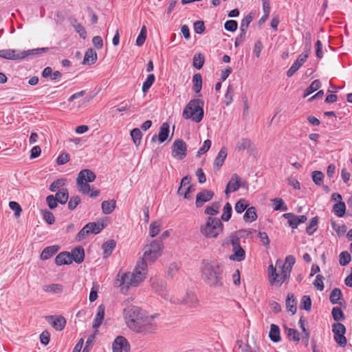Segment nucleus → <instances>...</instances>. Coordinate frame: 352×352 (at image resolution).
Returning a JSON list of instances; mask_svg holds the SVG:
<instances>
[{"mask_svg": "<svg viewBox=\"0 0 352 352\" xmlns=\"http://www.w3.org/2000/svg\"><path fill=\"white\" fill-rule=\"evenodd\" d=\"M203 280L210 287L223 286V267L217 261H203L201 266Z\"/></svg>", "mask_w": 352, "mask_h": 352, "instance_id": "nucleus-1", "label": "nucleus"}, {"mask_svg": "<svg viewBox=\"0 0 352 352\" xmlns=\"http://www.w3.org/2000/svg\"><path fill=\"white\" fill-rule=\"evenodd\" d=\"M147 274V264L144 261H139L133 272L124 273L119 281L122 292L127 291L128 288L137 287L145 279Z\"/></svg>", "mask_w": 352, "mask_h": 352, "instance_id": "nucleus-2", "label": "nucleus"}, {"mask_svg": "<svg viewBox=\"0 0 352 352\" xmlns=\"http://www.w3.org/2000/svg\"><path fill=\"white\" fill-rule=\"evenodd\" d=\"M296 263V258L292 255L287 256L285 258V263L281 267L280 273L276 272V269L270 265L268 267V273L270 277V282L272 285L275 283L280 285L290 276V274L294 265Z\"/></svg>", "mask_w": 352, "mask_h": 352, "instance_id": "nucleus-3", "label": "nucleus"}, {"mask_svg": "<svg viewBox=\"0 0 352 352\" xmlns=\"http://www.w3.org/2000/svg\"><path fill=\"white\" fill-rule=\"evenodd\" d=\"M163 248L162 240L151 241L144 245L143 256L140 261H144L146 264L155 262L161 256Z\"/></svg>", "mask_w": 352, "mask_h": 352, "instance_id": "nucleus-4", "label": "nucleus"}, {"mask_svg": "<svg viewBox=\"0 0 352 352\" xmlns=\"http://www.w3.org/2000/svg\"><path fill=\"white\" fill-rule=\"evenodd\" d=\"M223 229V224L219 218L208 217L206 223L201 226L200 232L207 239H216Z\"/></svg>", "mask_w": 352, "mask_h": 352, "instance_id": "nucleus-5", "label": "nucleus"}, {"mask_svg": "<svg viewBox=\"0 0 352 352\" xmlns=\"http://www.w3.org/2000/svg\"><path fill=\"white\" fill-rule=\"evenodd\" d=\"M204 102L199 99L191 100L183 111L185 119H190L195 122H199L204 117Z\"/></svg>", "mask_w": 352, "mask_h": 352, "instance_id": "nucleus-6", "label": "nucleus"}, {"mask_svg": "<svg viewBox=\"0 0 352 352\" xmlns=\"http://www.w3.org/2000/svg\"><path fill=\"white\" fill-rule=\"evenodd\" d=\"M157 314L147 315L146 313L140 320V322L133 331L144 336L150 335L156 332L157 324L155 321Z\"/></svg>", "mask_w": 352, "mask_h": 352, "instance_id": "nucleus-7", "label": "nucleus"}, {"mask_svg": "<svg viewBox=\"0 0 352 352\" xmlns=\"http://www.w3.org/2000/svg\"><path fill=\"white\" fill-rule=\"evenodd\" d=\"M142 310L135 306H129L124 309V317L127 327L133 330L144 315Z\"/></svg>", "mask_w": 352, "mask_h": 352, "instance_id": "nucleus-8", "label": "nucleus"}, {"mask_svg": "<svg viewBox=\"0 0 352 352\" xmlns=\"http://www.w3.org/2000/svg\"><path fill=\"white\" fill-rule=\"evenodd\" d=\"M230 242L232 246L233 254L230 256V259L237 262L243 261L245 258V252L241 246L240 238L236 236H232Z\"/></svg>", "mask_w": 352, "mask_h": 352, "instance_id": "nucleus-9", "label": "nucleus"}, {"mask_svg": "<svg viewBox=\"0 0 352 352\" xmlns=\"http://www.w3.org/2000/svg\"><path fill=\"white\" fill-rule=\"evenodd\" d=\"M332 331L334 334V340L341 347H344L346 345V338L344 336L346 333V328L344 325L340 322H337L333 324Z\"/></svg>", "mask_w": 352, "mask_h": 352, "instance_id": "nucleus-10", "label": "nucleus"}, {"mask_svg": "<svg viewBox=\"0 0 352 352\" xmlns=\"http://www.w3.org/2000/svg\"><path fill=\"white\" fill-rule=\"evenodd\" d=\"M245 184V182L242 181L241 178L236 173L231 176L230 181L228 182L225 193L228 195L230 192L238 190L241 186Z\"/></svg>", "mask_w": 352, "mask_h": 352, "instance_id": "nucleus-11", "label": "nucleus"}, {"mask_svg": "<svg viewBox=\"0 0 352 352\" xmlns=\"http://www.w3.org/2000/svg\"><path fill=\"white\" fill-rule=\"evenodd\" d=\"M308 57L309 52L307 51H304L302 54H300L298 56L297 59L294 61V63L292 65L290 68L287 70V77H292L299 69V68L306 62Z\"/></svg>", "mask_w": 352, "mask_h": 352, "instance_id": "nucleus-12", "label": "nucleus"}, {"mask_svg": "<svg viewBox=\"0 0 352 352\" xmlns=\"http://www.w3.org/2000/svg\"><path fill=\"white\" fill-rule=\"evenodd\" d=\"M283 217L287 219L288 224L292 229L297 228L298 225L305 223L307 220V216L296 215L292 212L285 213Z\"/></svg>", "mask_w": 352, "mask_h": 352, "instance_id": "nucleus-13", "label": "nucleus"}, {"mask_svg": "<svg viewBox=\"0 0 352 352\" xmlns=\"http://www.w3.org/2000/svg\"><path fill=\"white\" fill-rule=\"evenodd\" d=\"M113 352H129L130 344L123 336H118L112 344Z\"/></svg>", "mask_w": 352, "mask_h": 352, "instance_id": "nucleus-14", "label": "nucleus"}, {"mask_svg": "<svg viewBox=\"0 0 352 352\" xmlns=\"http://www.w3.org/2000/svg\"><path fill=\"white\" fill-rule=\"evenodd\" d=\"M190 177L185 176L182 179L180 186L177 188V194H184V197L188 199L191 198L190 193L193 190L192 186L190 185Z\"/></svg>", "mask_w": 352, "mask_h": 352, "instance_id": "nucleus-15", "label": "nucleus"}, {"mask_svg": "<svg viewBox=\"0 0 352 352\" xmlns=\"http://www.w3.org/2000/svg\"><path fill=\"white\" fill-rule=\"evenodd\" d=\"M46 320L56 330H63L67 323L66 319L62 316H47Z\"/></svg>", "mask_w": 352, "mask_h": 352, "instance_id": "nucleus-16", "label": "nucleus"}, {"mask_svg": "<svg viewBox=\"0 0 352 352\" xmlns=\"http://www.w3.org/2000/svg\"><path fill=\"white\" fill-rule=\"evenodd\" d=\"M169 128L170 127L168 123H163L160 128L158 135H154L151 138V141L153 142L158 141L160 143L165 142L169 136Z\"/></svg>", "mask_w": 352, "mask_h": 352, "instance_id": "nucleus-17", "label": "nucleus"}, {"mask_svg": "<svg viewBox=\"0 0 352 352\" xmlns=\"http://www.w3.org/2000/svg\"><path fill=\"white\" fill-rule=\"evenodd\" d=\"M214 192L212 190H204L199 192L196 196V206L201 207L204 203L212 199Z\"/></svg>", "mask_w": 352, "mask_h": 352, "instance_id": "nucleus-18", "label": "nucleus"}, {"mask_svg": "<svg viewBox=\"0 0 352 352\" xmlns=\"http://www.w3.org/2000/svg\"><path fill=\"white\" fill-rule=\"evenodd\" d=\"M21 51L18 50L14 49H7V50H0V58L12 60H21Z\"/></svg>", "mask_w": 352, "mask_h": 352, "instance_id": "nucleus-19", "label": "nucleus"}, {"mask_svg": "<svg viewBox=\"0 0 352 352\" xmlns=\"http://www.w3.org/2000/svg\"><path fill=\"white\" fill-rule=\"evenodd\" d=\"M95 173L89 169H84L80 171L76 178V182L82 183V182L89 183L96 179Z\"/></svg>", "mask_w": 352, "mask_h": 352, "instance_id": "nucleus-20", "label": "nucleus"}, {"mask_svg": "<svg viewBox=\"0 0 352 352\" xmlns=\"http://www.w3.org/2000/svg\"><path fill=\"white\" fill-rule=\"evenodd\" d=\"M181 303L186 305L190 308H195L199 306V300L194 293L187 292Z\"/></svg>", "mask_w": 352, "mask_h": 352, "instance_id": "nucleus-21", "label": "nucleus"}, {"mask_svg": "<svg viewBox=\"0 0 352 352\" xmlns=\"http://www.w3.org/2000/svg\"><path fill=\"white\" fill-rule=\"evenodd\" d=\"M105 307L104 305H100L97 309V314L96 315L92 327L94 329H98L102 324L104 317Z\"/></svg>", "mask_w": 352, "mask_h": 352, "instance_id": "nucleus-22", "label": "nucleus"}, {"mask_svg": "<svg viewBox=\"0 0 352 352\" xmlns=\"http://www.w3.org/2000/svg\"><path fill=\"white\" fill-rule=\"evenodd\" d=\"M43 290L49 294H59L63 292V286L58 283L45 285L43 286Z\"/></svg>", "mask_w": 352, "mask_h": 352, "instance_id": "nucleus-23", "label": "nucleus"}, {"mask_svg": "<svg viewBox=\"0 0 352 352\" xmlns=\"http://www.w3.org/2000/svg\"><path fill=\"white\" fill-rule=\"evenodd\" d=\"M55 262L58 265H68L72 263V258L69 253L61 252L56 256Z\"/></svg>", "mask_w": 352, "mask_h": 352, "instance_id": "nucleus-24", "label": "nucleus"}, {"mask_svg": "<svg viewBox=\"0 0 352 352\" xmlns=\"http://www.w3.org/2000/svg\"><path fill=\"white\" fill-rule=\"evenodd\" d=\"M187 155V144L180 139H177V160H183Z\"/></svg>", "mask_w": 352, "mask_h": 352, "instance_id": "nucleus-25", "label": "nucleus"}, {"mask_svg": "<svg viewBox=\"0 0 352 352\" xmlns=\"http://www.w3.org/2000/svg\"><path fill=\"white\" fill-rule=\"evenodd\" d=\"M227 157V151L226 148L223 147L219 152L218 153L217 156L216 157L214 162V166L215 168L219 170L221 166L223 164L224 161Z\"/></svg>", "mask_w": 352, "mask_h": 352, "instance_id": "nucleus-26", "label": "nucleus"}, {"mask_svg": "<svg viewBox=\"0 0 352 352\" xmlns=\"http://www.w3.org/2000/svg\"><path fill=\"white\" fill-rule=\"evenodd\" d=\"M269 338L274 342H278L280 341V329L278 325L272 324L270 325V330L269 332Z\"/></svg>", "mask_w": 352, "mask_h": 352, "instance_id": "nucleus-27", "label": "nucleus"}, {"mask_svg": "<svg viewBox=\"0 0 352 352\" xmlns=\"http://www.w3.org/2000/svg\"><path fill=\"white\" fill-rule=\"evenodd\" d=\"M116 243L114 240H110L104 243L102 245V248L103 250V257H109L116 248Z\"/></svg>", "mask_w": 352, "mask_h": 352, "instance_id": "nucleus-28", "label": "nucleus"}, {"mask_svg": "<svg viewBox=\"0 0 352 352\" xmlns=\"http://www.w3.org/2000/svg\"><path fill=\"white\" fill-rule=\"evenodd\" d=\"M286 308L288 311L291 312L292 315L296 314V301L293 294H289L286 299Z\"/></svg>", "mask_w": 352, "mask_h": 352, "instance_id": "nucleus-29", "label": "nucleus"}, {"mask_svg": "<svg viewBox=\"0 0 352 352\" xmlns=\"http://www.w3.org/2000/svg\"><path fill=\"white\" fill-rule=\"evenodd\" d=\"M97 60V54L92 49L88 50L85 54L82 63L84 65H91Z\"/></svg>", "mask_w": 352, "mask_h": 352, "instance_id": "nucleus-30", "label": "nucleus"}, {"mask_svg": "<svg viewBox=\"0 0 352 352\" xmlns=\"http://www.w3.org/2000/svg\"><path fill=\"white\" fill-rule=\"evenodd\" d=\"M342 293L339 288H334L331 292V294L329 296V300L332 304L341 305L342 302H341L340 300L342 299Z\"/></svg>", "mask_w": 352, "mask_h": 352, "instance_id": "nucleus-31", "label": "nucleus"}, {"mask_svg": "<svg viewBox=\"0 0 352 352\" xmlns=\"http://www.w3.org/2000/svg\"><path fill=\"white\" fill-rule=\"evenodd\" d=\"M58 250L57 245L48 246L45 248L41 254V258L42 260H47L55 254Z\"/></svg>", "mask_w": 352, "mask_h": 352, "instance_id": "nucleus-32", "label": "nucleus"}, {"mask_svg": "<svg viewBox=\"0 0 352 352\" xmlns=\"http://www.w3.org/2000/svg\"><path fill=\"white\" fill-rule=\"evenodd\" d=\"M116 202L114 199L104 201L102 203V210L105 214H111L115 209Z\"/></svg>", "mask_w": 352, "mask_h": 352, "instance_id": "nucleus-33", "label": "nucleus"}, {"mask_svg": "<svg viewBox=\"0 0 352 352\" xmlns=\"http://www.w3.org/2000/svg\"><path fill=\"white\" fill-rule=\"evenodd\" d=\"M192 89L196 94H199L202 88V76L199 73L192 76Z\"/></svg>", "mask_w": 352, "mask_h": 352, "instance_id": "nucleus-34", "label": "nucleus"}, {"mask_svg": "<svg viewBox=\"0 0 352 352\" xmlns=\"http://www.w3.org/2000/svg\"><path fill=\"white\" fill-rule=\"evenodd\" d=\"M72 261H74L77 263H81L85 257L84 250L82 248L74 249L71 254Z\"/></svg>", "mask_w": 352, "mask_h": 352, "instance_id": "nucleus-35", "label": "nucleus"}, {"mask_svg": "<svg viewBox=\"0 0 352 352\" xmlns=\"http://www.w3.org/2000/svg\"><path fill=\"white\" fill-rule=\"evenodd\" d=\"M162 228V222L160 221H155L149 226L148 234L151 237L156 236L160 232Z\"/></svg>", "mask_w": 352, "mask_h": 352, "instance_id": "nucleus-36", "label": "nucleus"}, {"mask_svg": "<svg viewBox=\"0 0 352 352\" xmlns=\"http://www.w3.org/2000/svg\"><path fill=\"white\" fill-rule=\"evenodd\" d=\"M257 218V214L256 212V208L254 207L248 208L244 215L243 219L245 222L252 223L255 221Z\"/></svg>", "mask_w": 352, "mask_h": 352, "instance_id": "nucleus-37", "label": "nucleus"}, {"mask_svg": "<svg viewBox=\"0 0 352 352\" xmlns=\"http://www.w3.org/2000/svg\"><path fill=\"white\" fill-rule=\"evenodd\" d=\"M321 86L319 80H314L311 85L305 90L303 98H306L314 91H317Z\"/></svg>", "mask_w": 352, "mask_h": 352, "instance_id": "nucleus-38", "label": "nucleus"}, {"mask_svg": "<svg viewBox=\"0 0 352 352\" xmlns=\"http://www.w3.org/2000/svg\"><path fill=\"white\" fill-rule=\"evenodd\" d=\"M253 16L252 13L250 12L241 20L240 32H242L243 34H246L249 25L253 19Z\"/></svg>", "mask_w": 352, "mask_h": 352, "instance_id": "nucleus-39", "label": "nucleus"}, {"mask_svg": "<svg viewBox=\"0 0 352 352\" xmlns=\"http://www.w3.org/2000/svg\"><path fill=\"white\" fill-rule=\"evenodd\" d=\"M47 50H48V48L42 47V48H36V49L29 50H25V51H21V56H22L21 60L25 58L26 57H28L29 56H35L42 52H47Z\"/></svg>", "mask_w": 352, "mask_h": 352, "instance_id": "nucleus-40", "label": "nucleus"}, {"mask_svg": "<svg viewBox=\"0 0 352 352\" xmlns=\"http://www.w3.org/2000/svg\"><path fill=\"white\" fill-rule=\"evenodd\" d=\"M69 193L66 188H62L60 191L56 192L55 195L57 201L61 204H65L67 201Z\"/></svg>", "mask_w": 352, "mask_h": 352, "instance_id": "nucleus-41", "label": "nucleus"}, {"mask_svg": "<svg viewBox=\"0 0 352 352\" xmlns=\"http://www.w3.org/2000/svg\"><path fill=\"white\" fill-rule=\"evenodd\" d=\"M346 210V206L343 201H339L338 203L334 204L333 207V211L336 215L339 217H342L344 216Z\"/></svg>", "mask_w": 352, "mask_h": 352, "instance_id": "nucleus-42", "label": "nucleus"}, {"mask_svg": "<svg viewBox=\"0 0 352 352\" xmlns=\"http://www.w3.org/2000/svg\"><path fill=\"white\" fill-rule=\"evenodd\" d=\"M72 24L75 31L79 34V36L85 39L87 36V32L85 28L80 23H78L76 19H73Z\"/></svg>", "mask_w": 352, "mask_h": 352, "instance_id": "nucleus-43", "label": "nucleus"}, {"mask_svg": "<svg viewBox=\"0 0 352 352\" xmlns=\"http://www.w3.org/2000/svg\"><path fill=\"white\" fill-rule=\"evenodd\" d=\"M204 62L205 58L202 54L197 53L195 54L193 57L192 65L196 69H200L201 68H202Z\"/></svg>", "mask_w": 352, "mask_h": 352, "instance_id": "nucleus-44", "label": "nucleus"}, {"mask_svg": "<svg viewBox=\"0 0 352 352\" xmlns=\"http://www.w3.org/2000/svg\"><path fill=\"white\" fill-rule=\"evenodd\" d=\"M232 206L230 203H226L223 208V214L221 215V220L223 221H228L230 219L232 216Z\"/></svg>", "mask_w": 352, "mask_h": 352, "instance_id": "nucleus-45", "label": "nucleus"}, {"mask_svg": "<svg viewBox=\"0 0 352 352\" xmlns=\"http://www.w3.org/2000/svg\"><path fill=\"white\" fill-rule=\"evenodd\" d=\"M131 136L135 146H139L141 142L142 134L140 129L135 128L131 131Z\"/></svg>", "mask_w": 352, "mask_h": 352, "instance_id": "nucleus-46", "label": "nucleus"}, {"mask_svg": "<svg viewBox=\"0 0 352 352\" xmlns=\"http://www.w3.org/2000/svg\"><path fill=\"white\" fill-rule=\"evenodd\" d=\"M318 219L317 217H313L311 219L309 225L306 228V232L308 234V235L311 236L314 233V232L316 231L318 228Z\"/></svg>", "mask_w": 352, "mask_h": 352, "instance_id": "nucleus-47", "label": "nucleus"}, {"mask_svg": "<svg viewBox=\"0 0 352 352\" xmlns=\"http://www.w3.org/2000/svg\"><path fill=\"white\" fill-rule=\"evenodd\" d=\"M252 142L250 139L242 138L237 142L236 150L238 151H243L244 150L249 148Z\"/></svg>", "mask_w": 352, "mask_h": 352, "instance_id": "nucleus-48", "label": "nucleus"}, {"mask_svg": "<svg viewBox=\"0 0 352 352\" xmlns=\"http://www.w3.org/2000/svg\"><path fill=\"white\" fill-rule=\"evenodd\" d=\"M274 210H287V206L281 198H275L272 200Z\"/></svg>", "mask_w": 352, "mask_h": 352, "instance_id": "nucleus-49", "label": "nucleus"}, {"mask_svg": "<svg viewBox=\"0 0 352 352\" xmlns=\"http://www.w3.org/2000/svg\"><path fill=\"white\" fill-rule=\"evenodd\" d=\"M220 206V202H214L210 206L206 207L205 212L211 216L216 215L219 213Z\"/></svg>", "mask_w": 352, "mask_h": 352, "instance_id": "nucleus-50", "label": "nucleus"}, {"mask_svg": "<svg viewBox=\"0 0 352 352\" xmlns=\"http://www.w3.org/2000/svg\"><path fill=\"white\" fill-rule=\"evenodd\" d=\"M102 228L103 226H101L95 222H91L86 225V229H87L89 234H98Z\"/></svg>", "mask_w": 352, "mask_h": 352, "instance_id": "nucleus-51", "label": "nucleus"}, {"mask_svg": "<svg viewBox=\"0 0 352 352\" xmlns=\"http://www.w3.org/2000/svg\"><path fill=\"white\" fill-rule=\"evenodd\" d=\"M351 260V256L347 251L342 252L339 255V263L342 266L348 265Z\"/></svg>", "mask_w": 352, "mask_h": 352, "instance_id": "nucleus-52", "label": "nucleus"}, {"mask_svg": "<svg viewBox=\"0 0 352 352\" xmlns=\"http://www.w3.org/2000/svg\"><path fill=\"white\" fill-rule=\"evenodd\" d=\"M248 201L244 199H241L235 204V211L237 213H242L245 210L248 209Z\"/></svg>", "mask_w": 352, "mask_h": 352, "instance_id": "nucleus-53", "label": "nucleus"}, {"mask_svg": "<svg viewBox=\"0 0 352 352\" xmlns=\"http://www.w3.org/2000/svg\"><path fill=\"white\" fill-rule=\"evenodd\" d=\"M155 79V78L154 74H151L148 75L146 80H145L142 85V91L144 93H146L148 91V89L153 84Z\"/></svg>", "mask_w": 352, "mask_h": 352, "instance_id": "nucleus-54", "label": "nucleus"}, {"mask_svg": "<svg viewBox=\"0 0 352 352\" xmlns=\"http://www.w3.org/2000/svg\"><path fill=\"white\" fill-rule=\"evenodd\" d=\"M331 314H332L333 318L336 321H340V320H343L344 319V313L340 307H333L332 309Z\"/></svg>", "mask_w": 352, "mask_h": 352, "instance_id": "nucleus-55", "label": "nucleus"}, {"mask_svg": "<svg viewBox=\"0 0 352 352\" xmlns=\"http://www.w3.org/2000/svg\"><path fill=\"white\" fill-rule=\"evenodd\" d=\"M77 186L78 188L79 192L84 195H89L91 188L89 183L82 182V183L76 182Z\"/></svg>", "mask_w": 352, "mask_h": 352, "instance_id": "nucleus-56", "label": "nucleus"}, {"mask_svg": "<svg viewBox=\"0 0 352 352\" xmlns=\"http://www.w3.org/2000/svg\"><path fill=\"white\" fill-rule=\"evenodd\" d=\"M146 26H143L140 30V32L136 39V45L138 46H142L146 40Z\"/></svg>", "mask_w": 352, "mask_h": 352, "instance_id": "nucleus-57", "label": "nucleus"}, {"mask_svg": "<svg viewBox=\"0 0 352 352\" xmlns=\"http://www.w3.org/2000/svg\"><path fill=\"white\" fill-rule=\"evenodd\" d=\"M311 307V300L309 296H303L301 299L300 308L306 311H310Z\"/></svg>", "mask_w": 352, "mask_h": 352, "instance_id": "nucleus-58", "label": "nucleus"}, {"mask_svg": "<svg viewBox=\"0 0 352 352\" xmlns=\"http://www.w3.org/2000/svg\"><path fill=\"white\" fill-rule=\"evenodd\" d=\"M66 184V179H58L53 182V183L50 186V190L52 192L56 191L58 188L60 187L65 186Z\"/></svg>", "mask_w": 352, "mask_h": 352, "instance_id": "nucleus-59", "label": "nucleus"}, {"mask_svg": "<svg viewBox=\"0 0 352 352\" xmlns=\"http://www.w3.org/2000/svg\"><path fill=\"white\" fill-rule=\"evenodd\" d=\"M324 179V174L321 171L315 170L312 173V179L314 182L320 186L322 183Z\"/></svg>", "mask_w": 352, "mask_h": 352, "instance_id": "nucleus-60", "label": "nucleus"}, {"mask_svg": "<svg viewBox=\"0 0 352 352\" xmlns=\"http://www.w3.org/2000/svg\"><path fill=\"white\" fill-rule=\"evenodd\" d=\"M286 331L287 333V336L289 338L290 340H292L296 342H298L300 340V336L299 333L297 331V330L292 328H286Z\"/></svg>", "mask_w": 352, "mask_h": 352, "instance_id": "nucleus-61", "label": "nucleus"}, {"mask_svg": "<svg viewBox=\"0 0 352 352\" xmlns=\"http://www.w3.org/2000/svg\"><path fill=\"white\" fill-rule=\"evenodd\" d=\"M238 27V23L234 20H228L224 24L225 29L231 32H234L236 30Z\"/></svg>", "mask_w": 352, "mask_h": 352, "instance_id": "nucleus-62", "label": "nucleus"}, {"mask_svg": "<svg viewBox=\"0 0 352 352\" xmlns=\"http://www.w3.org/2000/svg\"><path fill=\"white\" fill-rule=\"evenodd\" d=\"M323 280H324L323 276H322L321 274H318L316 276V279H315L314 282L313 283V285H314V287L320 291H322L324 288Z\"/></svg>", "mask_w": 352, "mask_h": 352, "instance_id": "nucleus-63", "label": "nucleus"}, {"mask_svg": "<svg viewBox=\"0 0 352 352\" xmlns=\"http://www.w3.org/2000/svg\"><path fill=\"white\" fill-rule=\"evenodd\" d=\"M80 202V198L78 196H73L70 198L68 203V208L69 210H74Z\"/></svg>", "mask_w": 352, "mask_h": 352, "instance_id": "nucleus-64", "label": "nucleus"}]
</instances>
